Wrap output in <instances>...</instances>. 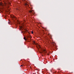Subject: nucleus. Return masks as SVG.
<instances>
[{
    "label": "nucleus",
    "mask_w": 74,
    "mask_h": 74,
    "mask_svg": "<svg viewBox=\"0 0 74 74\" xmlns=\"http://www.w3.org/2000/svg\"><path fill=\"white\" fill-rule=\"evenodd\" d=\"M19 24L20 25H21L19 26V27L20 29H21V30H23V26L25 25V24H23L21 23H19Z\"/></svg>",
    "instance_id": "f257e3e1"
},
{
    "label": "nucleus",
    "mask_w": 74,
    "mask_h": 74,
    "mask_svg": "<svg viewBox=\"0 0 74 74\" xmlns=\"http://www.w3.org/2000/svg\"><path fill=\"white\" fill-rule=\"evenodd\" d=\"M29 12L31 13V14H34V13L33 12V11H32V10H30L29 11Z\"/></svg>",
    "instance_id": "f03ea898"
},
{
    "label": "nucleus",
    "mask_w": 74,
    "mask_h": 74,
    "mask_svg": "<svg viewBox=\"0 0 74 74\" xmlns=\"http://www.w3.org/2000/svg\"><path fill=\"white\" fill-rule=\"evenodd\" d=\"M37 47L38 49V48H40V45H38V47L37 46Z\"/></svg>",
    "instance_id": "7ed1b4c3"
},
{
    "label": "nucleus",
    "mask_w": 74,
    "mask_h": 74,
    "mask_svg": "<svg viewBox=\"0 0 74 74\" xmlns=\"http://www.w3.org/2000/svg\"><path fill=\"white\" fill-rule=\"evenodd\" d=\"M24 40H26V37H24Z\"/></svg>",
    "instance_id": "20e7f679"
},
{
    "label": "nucleus",
    "mask_w": 74,
    "mask_h": 74,
    "mask_svg": "<svg viewBox=\"0 0 74 74\" xmlns=\"http://www.w3.org/2000/svg\"><path fill=\"white\" fill-rule=\"evenodd\" d=\"M13 18H15V19H16V17L15 16H13Z\"/></svg>",
    "instance_id": "39448f33"
},
{
    "label": "nucleus",
    "mask_w": 74,
    "mask_h": 74,
    "mask_svg": "<svg viewBox=\"0 0 74 74\" xmlns=\"http://www.w3.org/2000/svg\"><path fill=\"white\" fill-rule=\"evenodd\" d=\"M31 33H32V34H33V31H32Z\"/></svg>",
    "instance_id": "423d86ee"
},
{
    "label": "nucleus",
    "mask_w": 74,
    "mask_h": 74,
    "mask_svg": "<svg viewBox=\"0 0 74 74\" xmlns=\"http://www.w3.org/2000/svg\"><path fill=\"white\" fill-rule=\"evenodd\" d=\"M45 50H44V53H45Z\"/></svg>",
    "instance_id": "0eeeda50"
},
{
    "label": "nucleus",
    "mask_w": 74,
    "mask_h": 74,
    "mask_svg": "<svg viewBox=\"0 0 74 74\" xmlns=\"http://www.w3.org/2000/svg\"><path fill=\"white\" fill-rule=\"evenodd\" d=\"M25 5H27V6H29V5L28 4H26Z\"/></svg>",
    "instance_id": "6e6552de"
},
{
    "label": "nucleus",
    "mask_w": 74,
    "mask_h": 74,
    "mask_svg": "<svg viewBox=\"0 0 74 74\" xmlns=\"http://www.w3.org/2000/svg\"><path fill=\"white\" fill-rule=\"evenodd\" d=\"M21 66H22V67L23 66V65H21Z\"/></svg>",
    "instance_id": "1a4fd4ad"
},
{
    "label": "nucleus",
    "mask_w": 74,
    "mask_h": 74,
    "mask_svg": "<svg viewBox=\"0 0 74 74\" xmlns=\"http://www.w3.org/2000/svg\"><path fill=\"white\" fill-rule=\"evenodd\" d=\"M10 23V22H9V23Z\"/></svg>",
    "instance_id": "9d476101"
},
{
    "label": "nucleus",
    "mask_w": 74,
    "mask_h": 74,
    "mask_svg": "<svg viewBox=\"0 0 74 74\" xmlns=\"http://www.w3.org/2000/svg\"><path fill=\"white\" fill-rule=\"evenodd\" d=\"M34 44H35V42H34Z\"/></svg>",
    "instance_id": "9b49d317"
}]
</instances>
